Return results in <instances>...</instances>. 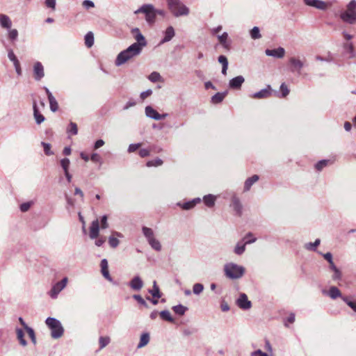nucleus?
Segmentation results:
<instances>
[{
  "label": "nucleus",
  "instance_id": "obj_1",
  "mask_svg": "<svg viewBox=\"0 0 356 356\" xmlns=\"http://www.w3.org/2000/svg\"><path fill=\"white\" fill-rule=\"evenodd\" d=\"M138 44H131L125 50L121 51L117 56L115 64L116 66H120L132 58L139 55L140 50Z\"/></svg>",
  "mask_w": 356,
  "mask_h": 356
},
{
  "label": "nucleus",
  "instance_id": "obj_2",
  "mask_svg": "<svg viewBox=\"0 0 356 356\" xmlns=\"http://www.w3.org/2000/svg\"><path fill=\"white\" fill-rule=\"evenodd\" d=\"M168 8L175 17L187 16L190 13L189 8L181 0H166Z\"/></svg>",
  "mask_w": 356,
  "mask_h": 356
},
{
  "label": "nucleus",
  "instance_id": "obj_3",
  "mask_svg": "<svg viewBox=\"0 0 356 356\" xmlns=\"http://www.w3.org/2000/svg\"><path fill=\"white\" fill-rule=\"evenodd\" d=\"M223 270L227 277L231 280H238L243 276L245 269L242 266L229 262L225 264Z\"/></svg>",
  "mask_w": 356,
  "mask_h": 356
},
{
  "label": "nucleus",
  "instance_id": "obj_4",
  "mask_svg": "<svg viewBox=\"0 0 356 356\" xmlns=\"http://www.w3.org/2000/svg\"><path fill=\"white\" fill-rule=\"evenodd\" d=\"M45 323L51 330V336L53 339H59L63 335L64 328L58 319L48 317L45 321Z\"/></svg>",
  "mask_w": 356,
  "mask_h": 356
},
{
  "label": "nucleus",
  "instance_id": "obj_5",
  "mask_svg": "<svg viewBox=\"0 0 356 356\" xmlns=\"http://www.w3.org/2000/svg\"><path fill=\"white\" fill-rule=\"evenodd\" d=\"M341 19L346 23L353 24L356 22V1L351 0L347 8L340 15Z\"/></svg>",
  "mask_w": 356,
  "mask_h": 356
},
{
  "label": "nucleus",
  "instance_id": "obj_6",
  "mask_svg": "<svg viewBox=\"0 0 356 356\" xmlns=\"http://www.w3.org/2000/svg\"><path fill=\"white\" fill-rule=\"evenodd\" d=\"M143 13L145 15V20L149 25H152L156 22L155 7L152 4H143L138 9L134 11L135 15Z\"/></svg>",
  "mask_w": 356,
  "mask_h": 356
},
{
  "label": "nucleus",
  "instance_id": "obj_7",
  "mask_svg": "<svg viewBox=\"0 0 356 356\" xmlns=\"http://www.w3.org/2000/svg\"><path fill=\"white\" fill-rule=\"evenodd\" d=\"M68 282L67 277H64L63 280L60 282H58L56 283L51 288V289L49 291V296L51 298L55 299L58 297V293L63 290Z\"/></svg>",
  "mask_w": 356,
  "mask_h": 356
},
{
  "label": "nucleus",
  "instance_id": "obj_8",
  "mask_svg": "<svg viewBox=\"0 0 356 356\" xmlns=\"http://www.w3.org/2000/svg\"><path fill=\"white\" fill-rule=\"evenodd\" d=\"M145 115L147 118L155 120H163L168 115V113L159 114L151 106H147L145 108Z\"/></svg>",
  "mask_w": 356,
  "mask_h": 356
},
{
  "label": "nucleus",
  "instance_id": "obj_9",
  "mask_svg": "<svg viewBox=\"0 0 356 356\" xmlns=\"http://www.w3.org/2000/svg\"><path fill=\"white\" fill-rule=\"evenodd\" d=\"M237 306L244 310H247L251 308L252 303L248 298V296L245 293H241L239 295L238 298L236 300Z\"/></svg>",
  "mask_w": 356,
  "mask_h": 356
},
{
  "label": "nucleus",
  "instance_id": "obj_10",
  "mask_svg": "<svg viewBox=\"0 0 356 356\" xmlns=\"http://www.w3.org/2000/svg\"><path fill=\"white\" fill-rule=\"evenodd\" d=\"M256 238H252L251 240H247L245 241H239L236 243L234 247V252L237 255H241L245 251L246 245L253 243L256 241Z\"/></svg>",
  "mask_w": 356,
  "mask_h": 356
},
{
  "label": "nucleus",
  "instance_id": "obj_11",
  "mask_svg": "<svg viewBox=\"0 0 356 356\" xmlns=\"http://www.w3.org/2000/svg\"><path fill=\"white\" fill-rule=\"evenodd\" d=\"M306 6L315 8L321 10H325L327 8V3L321 0H303Z\"/></svg>",
  "mask_w": 356,
  "mask_h": 356
},
{
  "label": "nucleus",
  "instance_id": "obj_12",
  "mask_svg": "<svg viewBox=\"0 0 356 356\" xmlns=\"http://www.w3.org/2000/svg\"><path fill=\"white\" fill-rule=\"evenodd\" d=\"M289 63L291 65V71L292 72H297L300 74L301 70L304 67V63L296 57H291L289 58Z\"/></svg>",
  "mask_w": 356,
  "mask_h": 356
},
{
  "label": "nucleus",
  "instance_id": "obj_13",
  "mask_svg": "<svg viewBox=\"0 0 356 356\" xmlns=\"http://www.w3.org/2000/svg\"><path fill=\"white\" fill-rule=\"evenodd\" d=\"M132 33L134 35V38L136 42H134L133 44H138L139 45L138 48L140 49V51H142V48L143 47H145L147 44L146 40L145 37L143 35V34L140 33V30L138 28H135L132 29Z\"/></svg>",
  "mask_w": 356,
  "mask_h": 356
},
{
  "label": "nucleus",
  "instance_id": "obj_14",
  "mask_svg": "<svg viewBox=\"0 0 356 356\" xmlns=\"http://www.w3.org/2000/svg\"><path fill=\"white\" fill-rule=\"evenodd\" d=\"M272 89L270 85H268L266 88H264L259 92H254L250 95L253 99H266L271 95Z\"/></svg>",
  "mask_w": 356,
  "mask_h": 356
},
{
  "label": "nucleus",
  "instance_id": "obj_15",
  "mask_svg": "<svg viewBox=\"0 0 356 356\" xmlns=\"http://www.w3.org/2000/svg\"><path fill=\"white\" fill-rule=\"evenodd\" d=\"M33 75L36 81H40L44 77V67L40 62L35 63L33 65Z\"/></svg>",
  "mask_w": 356,
  "mask_h": 356
},
{
  "label": "nucleus",
  "instance_id": "obj_16",
  "mask_svg": "<svg viewBox=\"0 0 356 356\" xmlns=\"http://www.w3.org/2000/svg\"><path fill=\"white\" fill-rule=\"evenodd\" d=\"M245 82V79L243 76L239 75L232 79L229 82V87L231 89L238 90L241 88L242 84Z\"/></svg>",
  "mask_w": 356,
  "mask_h": 356
},
{
  "label": "nucleus",
  "instance_id": "obj_17",
  "mask_svg": "<svg viewBox=\"0 0 356 356\" xmlns=\"http://www.w3.org/2000/svg\"><path fill=\"white\" fill-rule=\"evenodd\" d=\"M99 234V222L97 219L91 222L89 236L91 239L97 238Z\"/></svg>",
  "mask_w": 356,
  "mask_h": 356
},
{
  "label": "nucleus",
  "instance_id": "obj_18",
  "mask_svg": "<svg viewBox=\"0 0 356 356\" xmlns=\"http://www.w3.org/2000/svg\"><path fill=\"white\" fill-rule=\"evenodd\" d=\"M265 54L266 56H273L275 58H282L284 56L285 50L283 47H278L274 49H266Z\"/></svg>",
  "mask_w": 356,
  "mask_h": 356
},
{
  "label": "nucleus",
  "instance_id": "obj_19",
  "mask_svg": "<svg viewBox=\"0 0 356 356\" xmlns=\"http://www.w3.org/2000/svg\"><path fill=\"white\" fill-rule=\"evenodd\" d=\"M100 266H101V273H102V275L104 276V277L105 279H106L108 282H112L113 278L110 275V273L108 271V264L107 259H103L101 261Z\"/></svg>",
  "mask_w": 356,
  "mask_h": 356
},
{
  "label": "nucleus",
  "instance_id": "obj_20",
  "mask_svg": "<svg viewBox=\"0 0 356 356\" xmlns=\"http://www.w3.org/2000/svg\"><path fill=\"white\" fill-rule=\"evenodd\" d=\"M123 235L120 232H113L112 234L108 237V244L113 248H117L120 244V241L118 238H122Z\"/></svg>",
  "mask_w": 356,
  "mask_h": 356
},
{
  "label": "nucleus",
  "instance_id": "obj_21",
  "mask_svg": "<svg viewBox=\"0 0 356 356\" xmlns=\"http://www.w3.org/2000/svg\"><path fill=\"white\" fill-rule=\"evenodd\" d=\"M230 207H232L236 215L241 216L242 213V204L236 195H233Z\"/></svg>",
  "mask_w": 356,
  "mask_h": 356
},
{
  "label": "nucleus",
  "instance_id": "obj_22",
  "mask_svg": "<svg viewBox=\"0 0 356 356\" xmlns=\"http://www.w3.org/2000/svg\"><path fill=\"white\" fill-rule=\"evenodd\" d=\"M143 282L139 276L134 277L129 282V286L134 291H140L143 287Z\"/></svg>",
  "mask_w": 356,
  "mask_h": 356
},
{
  "label": "nucleus",
  "instance_id": "obj_23",
  "mask_svg": "<svg viewBox=\"0 0 356 356\" xmlns=\"http://www.w3.org/2000/svg\"><path fill=\"white\" fill-rule=\"evenodd\" d=\"M323 294L327 295L332 300H335L337 298H342V297H343L340 290L337 286H331L330 288L329 291H323Z\"/></svg>",
  "mask_w": 356,
  "mask_h": 356
},
{
  "label": "nucleus",
  "instance_id": "obj_24",
  "mask_svg": "<svg viewBox=\"0 0 356 356\" xmlns=\"http://www.w3.org/2000/svg\"><path fill=\"white\" fill-rule=\"evenodd\" d=\"M175 29L172 26H168L164 32V38L161 41V44H163L170 41L175 36Z\"/></svg>",
  "mask_w": 356,
  "mask_h": 356
},
{
  "label": "nucleus",
  "instance_id": "obj_25",
  "mask_svg": "<svg viewBox=\"0 0 356 356\" xmlns=\"http://www.w3.org/2000/svg\"><path fill=\"white\" fill-rule=\"evenodd\" d=\"M0 25L2 28L9 29L12 26L10 17L5 14H0Z\"/></svg>",
  "mask_w": 356,
  "mask_h": 356
},
{
  "label": "nucleus",
  "instance_id": "obj_26",
  "mask_svg": "<svg viewBox=\"0 0 356 356\" xmlns=\"http://www.w3.org/2000/svg\"><path fill=\"white\" fill-rule=\"evenodd\" d=\"M259 177L258 175H254L253 176H252L251 177H249L248 179H247L244 183V188H243V191L245 192H247L248 191H250V189L251 188L252 186L256 183L258 180H259Z\"/></svg>",
  "mask_w": 356,
  "mask_h": 356
},
{
  "label": "nucleus",
  "instance_id": "obj_27",
  "mask_svg": "<svg viewBox=\"0 0 356 356\" xmlns=\"http://www.w3.org/2000/svg\"><path fill=\"white\" fill-rule=\"evenodd\" d=\"M150 340L149 334L147 332L143 333L140 338V341L137 346V348H141L147 346Z\"/></svg>",
  "mask_w": 356,
  "mask_h": 356
},
{
  "label": "nucleus",
  "instance_id": "obj_28",
  "mask_svg": "<svg viewBox=\"0 0 356 356\" xmlns=\"http://www.w3.org/2000/svg\"><path fill=\"white\" fill-rule=\"evenodd\" d=\"M33 115L38 124H40L44 121V117L43 115L40 113L35 102L33 104Z\"/></svg>",
  "mask_w": 356,
  "mask_h": 356
},
{
  "label": "nucleus",
  "instance_id": "obj_29",
  "mask_svg": "<svg viewBox=\"0 0 356 356\" xmlns=\"http://www.w3.org/2000/svg\"><path fill=\"white\" fill-rule=\"evenodd\" d=\"M203 202L208 207H212L215 204L216 197L213 195L209 194L203 197Z\"/></svg>",
  "mask_w": 356,
  "mask_h": 356
},
{
  "label": "nucleus",
  "instance_id": "obj_30",
  "mask_svg": "<svg viewBox=\"0 0 356 356\" xmlns=\"http://www.w3.org/2000/svg\"><path fill=\"white\" fill-rule=\"evenodd\" d=\"M343 47L346 53L349 54V58H353L356 56V53L352 42L345 43Z\"/></svg>",
  "mask_w": 356,
  "mask_h": 356
},
{
  "label": "nucleus",
  "instance_id": "obj_31",
  "mask_svg": "<svg viewBox=\"0 0 356 356\" xmlns=\"http://www.w3.org/2000/svg\"><path fill=\"white\" fill-rule=\"evenodd\" d=\"M218 39L220 43L223 46L225 49H229L230 43L228 42V34L226 32H224L222 35L218 36Z\"/></svg>",
  "mask_w": 356,
  "mask_h": 356
},
{
  "label": "nucleus",
  "instance_id": "obj_32",
  "mask_svg": "<svg viewBox=\"0 0 356 356\" xmlns=\"http://www.w3.org/2000/svg\"><path fill=\"white\" fill-rule=\"evenodd\" d=\"M17 338L19 340L20 345L22 346H27V341L24 339V333L21 328H16Z\"/></svg>",
  "mask_w": 356,
  "mask_h": 356
},
{
  "label": "nucleus",
  "instance_id": "obj_33",
  "mask_svg": "<svg viewBox=\"0 0 356 356\" xmlns=\"http://www.w3.org/2000/svg\"><path fill=\"white\" fill-rule=\"evenodd\" d=\"M143 234L146 238L147 242L152 238H155L154 231L147 227H143L142 228Z\"/></svg>",
  "mask_w": 356,
  "mask_h": 356
},
{
  "label": "nucleus",
  "instance_id": "obj_34",
  "mask_svg": "<svg viewBox=\"0 0 356 356\" xmlns=\"http://www.w3.org/2000/svg\"><path fill=\"white\" fill-rule=\"evenodd\" d=\"M227 94V92H217L216 95H214L211 97L212 103H213V104H219V103H220L224 99V98L225 97Z\"/></svg>",
  "mask_w": 356,
  "mask_h": 356
},
{
  "label": "nucleus",
  "instance_id": "obj_35",
  "mask_svg": "<svg viewBox=\"0 0 356 356\" xmlns=\"http://www.w3.org/2000/svg\"><path fill=\"white\" fill-rule=\"evenodd\" d=\"M149 293L153 296V298H159L161 296L160 289L156 284V282L154 281L153 287L149 290Z\"/></svg>",
  "mask_w": 356,
  "mask_h": 356
},
{
  "label": "nucleus",
  "instance_id": "obj_36",
  "mask_svg": "<svg viewBox=\"0 0 356 356\" xmlns=\"http://www.w3.org/2000/svg\"><path fill=\"white\" fill-rule=\"evenodd\" d=\"M321 240L319 238H317L315 240L314 243H307L304 245L305 249L307 250L311 251H315L316 250V248L320 245Z\"/></svg>",
  "mask_w": 356,
  "mask_h": 356
},
{
  "label": "nucleus",
  "instance_id": "obj_37",
  "mask_svg": "<svg viewBox=\"0 0 356 356\" xmlns=\"http://www.w3.org/2000/svg\"><path fill=\"white\" fill-rule=\"evenodd\" d=\"M149 245L151 246L152 249L156 251H161L162 246L160 241L156 238H152V240L148 241Z\"/></svg>",
  "mask_w": 356,
  "mask_h": 356
},
{
  "label": "nucleus",
  "instance_id": "obj_38",
  "mask_svg": "<svg viewBox=\"0 0 356 356\" xmlns=\"http://www.w3.org/2000/svg\"><path fill=\"white\" fill-rule=\"evenodd\" d=\"M172 309L175 314L180 316H183L185 314V312L188 310V308L186 307L181 304L176 306H173Z\"/></svg>",
  "mask_w": 356,
  "mask_h": 356
},
{
  "label": "nucleus",
  "instance_id": "obj_39",
  "mask_svg": "<svg viewBox=\"0 0 356 356\" xmlns=\"http://www.w3.org/2000/svg\"><path fill=\"white\" fill-rule=\"evenodd\" d=\"M85 44L87 47H91L94 44V35L92 32H88L85 35Z\"/></svg>",
  "mask_w": 356,
  "mask_h": 356
},
{
  "label": "nucleus",
  "instance_id": "obj_40",
  "mask_svg": "<svg viewBox=\"0 0 356 356\" xmlns=\"http://www.w3.org/2000/svg\"><path fill=\"white\" fill-rule=\"evenodd\" d=\"M67 132L73 136L76 135L78 134L77 124L75 122H70L68 127L67 128Z\"/></svg>",
  "mask_w": 356,
  "mask_h": 356
},
{
  "label": "nucleus",
  "instance_id": "obj_41",
  "mask_svg": "<svg viewBox=\"0 0 356 356\" xmlns=\"http://www.w3.org/2000/svg\"><path fill=\"white\" fill-rule=\"evenodd\" d=\"M159 314L162 319L170 323L174 322V318L172 317L170 312L168 310L161 311Z\"/></svg>",
  "mask_w": 356,
  "mask_h": 356
},
{
  "label": "nucleus",
  "instance_id": "obj_42",
  "mask_svg": "<svg viewBox=\"0 0 356 356\" xmlns=\"http://www.w3.org/2000/svg\"><path fill=\"white\" fill-rule=\"evenodd\" d=\"M163 161L159 159V158H157L156 159H154V160H150V161H148L146 163V165L149 168L150 167H158V166H161L162 164H163Z\"/></svg>",
  "mask_w": 356,
  "mask_h": 356
},
{
  "label": "nucleus",
  "instance_id": "obj_43",
  "mask_svg": "<svg viewBox=\"0 0 356 356\" xmlns=\"http://www.w3.org/2000/svg\"><path fill=\"white\" fill-rule=\"evenodd\" d=\"M250 36L252 39H259L261 38V35L260 34V31L259 27L254 26L250 31Z\"/></svg>",
  "mask_w": 356,
  "mask_h": 356
},
{
  "label": "nucleus",
  "instance_id": "obj_44",
  "mask_svg": "<svg viewBox=\"0 0 356 356\" xmlns=\"http://www.w3.org/2000/svg\"><path fill=\"white\" fill-rule=\"evenodd\" d=\"M49 102L50 109L52 112H56L58 109V104L54 97L48 99Z\"/></svg>",
  "mask_w": 356,
  "mask_h": 356
},
{
  "label": "nucleus",
  "instance_id": "obj_45",
  "mask_svg": "<svg viewBox=\"0 0 356 356\" xmlns=\"http://www.w3.org/2000/svg\"><path fill=\"white\" fill-rule=\"evenodd\" d=\"M110 338L108 337H100L99 339V348H105L110 343Z\"/></svg>",
  "mask_w": 356,
  "mask_h": 356
},
{
  "label": "nucleus",
  "instance_id": "obj_46",
  "mask_svg": "<svg viewBox=\"0 0 356 356\" xmlns=\"http://www.w3.org/2000/svg\"><path fill=\"white\" fill-rule=\"evenodd\" d=\"M204 290V285L201 283H196L193 286V292L195 295H200Z\"/></svg>",
  "mask_w": 356,
  "mask_h": 356
},
{
  "label": "nucleus",
  "instance_id": "obj_47",
  "mask_svg": "<svg viewBox=\"0 0 356 356\" xmlns=\"http://www.w3.org/2000/svg\"><path fill=\"white\" fill-rule=\"evenodd\" d=\"M60 165H61L64 172H69L68 169H69V166L70 164V159L67 158H64L60 160Z\"/></svg>",
  "mask_w": 356,
  "mask_h": 356
},
{
  "label": "nucleus",
  "instance_id": "obj_48",
  "mask_svg": "<svg viewBox=\"0 0 356 356\" xmlns=\"http://www.w3.org/2000/svg\"><path fill=\"white\" fill-rule=\"evenodd\" d=\"M161 76L159 72H153L149 76V80L153 83L160 81Z\"/></svg>",
  "mask_w": 356,
  "mask_h": 356
},
{
  "label": "nucleus",
  "instance_id": "obj_49",
  "mask_svg": "<svg viewBox=\"0 0 356 356\" xmlns=\"http://www.w3.org/2000/svg\"><path fill=\"white\" fill-rule=\"evenodd\" d=\"M177 204L184 210H190L195 207L191 200L185 203L178 202Z\"/></svg>",
  "mask_w": 356,
  "mask_h": 356
},
{
  "label": "nucleus",
  "instance_id": "obj_50",
  "mask_svg": "<svg viewBox=\"0 0 356 356\" xmlns=\"http://www.w3.org/2000/svg\"><path fill=\"white\" fill-rule=\"evenodd\" d=\"M26 331L27 332L32 343L34 345H35L37 343V341H36V337H35V332H34L33 329L31 327H27Z\"/></svg>",
  "mask_w": 356,
  "mask_h": 356
},
{
  "label": "nucleus",
  "instance_id": "obj_51",
  "mask_svg": "<svg viewBox=\"0 0 356 356\" xmlns=\"http://www.w3.org/2000/svg\"><path fill=\"white\" fill-rule=\"evenodd\" d=\"M329 161L326 159L321 160L318 161L316 165L315 168L317 170L321 171L323 170L325 166L327 165Z\"/></svg>",
  "mask_w": 356,
  "mask_h": 356
},
{
  "label": "nucleus",
  "instance_id": "obj_52",
  "mask_svg": "<svg viewBox=\"0 0 356 356\" xmlns=\"http://www.w3.org/2000/svg\"><path fill=\"white\" fill-rule=\"evenodd\" d=\"M41 145H42V147L44 148V152L46 155L50 156V155L54 154V152L52 151H51V145L49 143L42 142Z\"/></svg>",
  "mask_w": 356,
  "mask_h": 356
},
{
  "label": "nucleus",
  "instance_id": "obj_53",
  "mask_svg": "<svg viewBox=\"0 0 356 356\" xmlns=\"http://www.w3.org/2000/svg\"><path fill=\"white\" fill-rule=\"evenodd\" d=\"M342 300L356 312V301H351L348 297H342Z\"/></svg>",
  "mask_w": 356,
  "mask_h": 356
},
{
  "label": "nucleus",
  "instance_id": "obj_54",
  "mask_svg": "<svg viewBox=\"0 0 356 356\" xmlns=\"http://www.w3.org/2000/svg\"><path fill=\"white\" fill-rule=\"evenodd\" d=\"M154 149V147H151L149 149H140L139 150V155L142 158L147 157L149 156L151 151Z\"/></svg>",
  "mask_w": 356,
  "mask_h": 356
},
{
  "label": "nucleus",
  "instance_id": "obj_55",
  "mask_svg": "<svg viewBox=\"0 0 356 356\" xmlns=\"http://www.w3.org/2000/svg\"><path fill=\"white\" fill-rule=\"evenodd\" d=\"M133 298L135 299L136 301H138V302L139 304H140L141 305L145 307H148V305L147 304V302H145V300L142 298L141 296L140 295H138V294H134L133 296Z\"/></svg>",
  "mask_w": 356,
  "mask_h": 356
},
{
  "label": "nucleus",
  "instance_id": "obj_56",
  "mask_svg": "<svg viewBox=\"0 0 356 356\" xmlns=\"http://www.w3.org/2000/svg\"><path fill=\"white\" fill-rule=\"evenodd\" d=\"M333 272H334V274L332 276V280L334 281L341 280L342 278L341 271L339 268H337L335 270H334Z\"/></svg>",
  "mask_w": 356,
  "mask_h": 356
},
{
  "label": "nucleus",
  "instance_id": "obj_57",
  "mask_svg": "<svg viewBox=\"0 0 356 356\" xmlns=\"http://www.w3.org/2000/svg\"><path fill=\"white\" fill-rule=\"evenodd\" d=\"M100 222H101V228L102 229H107L109 227L108 223V217L106 215H104L101 218Z\"/></svg>",
  "mask_w": 356,
  "mask_h": 356
},
{
  "label": "nucleus",
  "instance_id": "obj_58",
  "mask_svg": "<svg viewBox=\"0 0 356 356\" xmlns=\"http://www.w3.org/2000/svg\"><path fill=\"white\" fill-rule=\"evenodd\" d=\"M280 91L282 92V97H286L289 95V88H287L286 84L284 83H282L281 86H280Z\"/></svg>",
  "mask_w": 356,
  "mask_h": 356
},
{
  "label": "nucleus",
  "instance_id": "obj_59",
  "mask_svg": "<svg viewBox=\"0 0 356 356\" xmlns=\"http://www.w3.org/2000/svg\"><path fill=\"white\" fill-rule=\"evenodd\" d=\"M18 36V31L17 29H11L8 33V37L12 40H15Z\"/></svg>",
  "mask_w": 356,
  "mask_h": 356
},
{
  "label": "nucleus",
  "instance_id": "obj_60",
  "mask_svg": "<svg viewBox=\"0 0 356 356\" xmlns=\"http://www.w3.org/2000/svg\"><path fill=\"white\" fill-rule=\"evenodd\" d=\"M141 146V143H134L129 145L128 152L129 153L136 152Z\"/></svg>",
  "mask_w": 356,
  "mask_h": 356
},
{
  "label": "nucleus",
  "instance_id": "obj_61",
  "mask_svg": "<svg viewBox=\"0 0 356 356\" xmlns=\"http://www.w3.org/2000/svg\"><path fill=\"white\" fill-rule=\"evenodd\" d=\"M90 159L92 161L95 163H102V158L97 153H92L90 156Z\"/></svg>",
  "mask_w": 356,
  "mask_h": 356
},
{
  "label": "nucleus",
  "instance_id": "obj_62",
  "mask_svg": "<svg viewBox=\"0 0 356 356\" xmlns=\"http://www.w3.org/2000/svg\"><path fill=\"white\" fill-rule=\"evenodd\" d=\"M31 204H32V203L31 202H27L22 203L20 205V210H21V211H22V212L27 211L30 209Z\"/></svg>",
  "mask_w": 356,
  "mask_h": 356
},
{
  "label": "nucleus",
  "instance_id": "obj_63",
  "mask_svg": "<svg viewBox=\"0 0 356 356\" xmlns=\"http://www.w3.org/2000/svg\"><path fill=\"white\" fill-rule=\"evenodd\" d=\"M152 94V90L151 89H148L145 91H143L140 93V97L142 100L145 99L148 97H149Z\"/></svg>",
  "mask_w": 356,
  "mask_h": 356
},
{
  "label": "nucleus",
  "instance_id": "obj_64",
  "mask_svg": "<svg viewBox=\"0 0 356 356\" xmlns=\"http://www.w3.org/2000/svg\"><path fill=\"white\" fill-rule=\"evenodd\" d=\"M251 356H268L267 353L262 352L261 350H257L251 353Z\"/></svg>",
  "mask_w": 356,
  "mask_h": 356
}]
</instances>
